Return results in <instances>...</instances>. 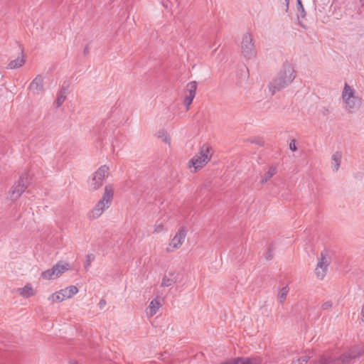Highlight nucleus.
<instances>
[{
	"instance_id": "nucleus-35",
	"label": "nucleus",
	"mask_w": 364,
	"mask_h": 364,
	"mask_svg": "<svg viewBox=\"0 0 364 364\" xmlns=\"http://www.w3.org/2000/svg\"><path fill=\"white\" fill-rule=\"evenodd\" d=\"M285 1H286V3H287V4L288 5V4H289V0H285Z\"/></svg>"
},
{
	"instance_id": "nucleus-4",
	"label": "nucleus",
	"mask_w": 364,
	"mask_h": 364,
	"mask_svg": "<svg viewBox=\"0 0 364 364\" xmlns=\"http://www.w3.org/2000/svg\"><path fill=\"white\" fill-rule=\"evenodd\" d=\"M114 196V187L108 184L105 187V192L102 198L97 203L92 210L88 213L90 219H97L102 215L104 211L107 209L112 203Z\"/></svg>"
},
{
	"instance_id": "nucleus-10",
	"label": "nucleus",
	"mask_w": 364,
	"mask_h": 364,
	"mask_svg": "<svg viewBox=\"0 0 364 364\" xmlns=\"http://www.w3.org/2000/svg\"><path fill=\"white\" fill-rule=\"evenodd\" d=\"M68 269L69 264L68 263L58 262L53 268L43 272L41 276L45 279H55Z\"/></svg>"
},
{
	"instance_id": "nucleus-16",
	"label": "nucleus",
	"mask_w": 364,
	"mask_h": 364,
	"mask_svg": "<svg viewBox=\"0 0 364 364\" xmlns=\"http://www.w3.org/2000/svg\"><path fill=\"white\" fill-rule=\"evenodd\" d=\"M78 292V289L74 285L69 286L63 289L60 290L61 294L65 299H70L73 295Z\"/></svg>"
},
{
	"instance_id": "nucleus-30",
	"label": "nucleus",
	"mask_w": 364,
	"mask_h": 364,
	"mask_svg": "<svg viewBox=\"0 0 364 364\" xmlns=\"http://www.w3.org/2000/svg\"><path fill=\"white\" fill-rule=\"evenodd\" d=\"M333 306V303L332 301H327L326 302H324L322 305H321V308L323 310H328L329 309H331Z\"/></svg>"
},
{
	"instance_id": "nucleus-23",
	"label": "nucleus",
	"mask_w": 364,
	"mask_h": 364,
	"mask_svg": "<svg viewBox=\"0 0 364 364\" xmlns=\"http://www.w3.org/2000/svg\"><path fill=\"white\" fill-rule=\"evenodd\" d=\"M176 282V278H169L166 276H164L162 279L161 284V286L163 287H168Z\"/></svg>"
},
{
	"instance_id": "nucleus-31",
	"label": "nucleus",
	"mask_w": 364,
	"mask_h": 364,
	"mask_svg": "<svg viewBox=\"0 0 364 364\" xmlns=\"http://www.w3.org/2000/svg\"><path fill=\"white\" fill-rule=\"evenodd\" d=\"M289 149L292 151H295L297 150V147L296 146V144H295V139H291L290 143H289Z\"/></svg>"
},
{
	"instance_id": "nucleus-20",
	"label": "nucleus",
	"mask_w": 364,
	"mask_h": 364,
	"mask_svg": "<svg viewBox=\"0 0 364 364\" xmlns=\"http://www.w3.org/2000/svg\"><path fill=\"white\" fill-rule=\"evenodd\" d=\"M342 155L340 152H336L333 154L332 159V167L335 171H337L340 167Z\"/></svg>"
},
{
	"instance_id": "nucleus-26",
	"label": "nucleus",
	"mask_w": 364,
	"mask_h": 364,
	"mask_svg": "<svg viewBox=\"0 0 364 364\" xmlns=\"http://www.w3.org/2000/svg\"><path fill=\"white\" fill-rule=\"evenodd\" d=\"M95 257L93 254H89L87 255L86 261L85 262L84 267L85 269H88L92 261H94Z\"/></svg>"
},
{
	"instance_id": "nucleus-2",
	"label": "nucleus",
	"mask_w": 364,
	"mask_h": 364,
	"mask_svg": "<svg viewBox=\"0 0 364 364\" xmlns=\"http://www.w3.org/2000/svg\"><path fill=\"white\" fill-rule=\"evenodd\" d=\"M363 353L364 346H355L340 356H336L333 352L328 351L320 356L318 361L311 364H348L352 359L360 357Z\"/></svg>"
},
{
	"instance_id": "nucleus-1",
	"label": "nucleus",
	"mask_w": 364,
	"mask_h": 364,
	"mask_svg": "<svg viewBox=\"0 0 364 364\" xmlns=\"http://www.w3.org/2000/svg\"><path fill=\"white\" fill-rule=\"evenodd\" d=\"M296 77V70L293 64L286 60L281 67L277 76L269 85V89L272 95L281 91L288 87Z\"/></svg>"
},
{
	"instance_id": "nucleus-25",
	"label": "nucleus",
	"mask_w": 364,
	"mask_h": 364,
	"mask_svg": "<svg viewBox=\"0 0 364 364\" xmlns=\"http://www.w3.org/2000/svg\"><path fill=\"white\" fill-rule=\"evenodd\" d=\"M157 136L162 139L166 143H169L170 138L167 134V132L164 130H160L157 133Z\"/></svg>"
},
{
	"instance_id": "nucleus-15",
	"label": "nucleus",
	"mask_w": 364,
	"mask_h": 364,
	"mask_svg": "<svg viewBox=\"0 0 364 364\" xmlns=\"http://www.w3.org/2000/svg\"><path fill=\"white\" fill-rule=\"evenodd\" d=\"M161 306V304L158 298L153 299L146 309V313L147 316L150 317L154 316Z\"/></svg>"
},
{
	"instance_id": "nucleus-34",
	"label": "nucleus",
	"mask_w": 364,
	"mask_h": 364,
	"mask_svg": "<svg viewBox=\"0 0 364 364\" xmlns=\"http://www.w3.org/2000/svg\"><path fill=\"white\" fill-rule=\"evenodd\" d=\"M282 355L283 357H286V353H285L284 352H283V353H282Z\"/></svg>"
},
{
	"instance_id": "nucleus-33",
	"label": "nucleus",
	"mask_w": 364,
	"mask_h": 364,
	"mask_svg": "<svg viewBox=\"0 0 364 364\" xmlns=\"http://www.w3.org/2000/svg\"><path fill=\"white\" fill-rule=\"evenodd\" d=\"M361 319L363 321H364V306L362 308L361 310Z\"/></svg>"
},
{
	"instance_id": "nucleus-18",
	"label": "nucleus",
	"mask_w": 364,
	"mask_h": 364,
	"mask_svg": "<svg viewBox=\"0 0 364 364\" xmlns=\"http://www.w3.org/2000/svg\"><path fill=\"white\" fill-rule=\"evenodd\" d=\"M26 59L24 58V55H22L21 57H18L16 59L10 61L7 66V68L16 69L20 68L24 65Z\"/></svg>"
},
{
	"instance_id": "nucleus-9",
	"label": "nucleus",
	"mask_w": 364,
	"mask_h": 364,
	"mask_svg": "<svg viewBox=\"0 0 364 364\" xmlns=\"http://www.w3.org/2000/svg\"><path fill=\"white\" fill-rule=\"evenodd\" d=\"M187 230L185 227H181L175 236L171 239L166 247L167 252H173L179 249L185 241Z\"/></svg>"
},
{
	"instance_id": "nucleus-14",
	"label": "nucleus",
	"mask_w": 364,
	"mask_h": 364,
	"mask_svg": "<svg viewBox=\"0 0 364 364\" xmlns=\"http://www.w3.org/2000/svg\"><path fill=\"white\" fill-rule=\"evenodd\" d=\"M197 89V83L196 81L188 83L186 90V95L184 99V105L186 107V109H188L191 105Z\"/></svg>"
},
{
	"instance_id": "nucleus-29",
	"label": "nucleus",
	"mask_w": 364,
	"mask_h": 364,
	"mask_svg": "<svg viewBox=\"0 0 364 364\" xmlns=\"http://www.w3.org/2000/svg\"><path fill=\"white\" fill-rule=\"evenodd\" d=\"M309 360V357L303 356L299 358L296 362L293 361L291 364H306Z\"/></svg>"
},
{
	"instance_id": "nucleus-5",
	"label": "nucleus",
	"mask_w": 364,
	"mask_h": 364,
	"mask_svg": "<svg viewBox=\"0 0 364 364\" xmlns=\"http://www.w3.org/2000/svg\"><path fill=\"white\" fill-rule=\"evenodd\" d=\"M212 156V147L208 144L201 146L200 152L193 156L188 162V167L193 168V172L203 168L210 159Z\"/></svg>"
},
{
	"instance_id": "nucleus-7",
	"label": "nucleus",
	"mask_w": 364,
	"mask_h": 364,
	"mask_svg": "<svg viewBox=\"0 0 364 364\" xmlns=\"http://www.w3.org/2000/svg\"><path fill=\"white\" fill-rule=\"evenodd\" d=\"M28 186V178L26 175L21 176L9 191L8 197L12 201L17 200Z\"/></svg>"
},
{
	"instance_id": "nucleus-36",
	"label": "nucleus",
	"mask_w": 364,
	"mask_h": 364,
	"mask_svg": "<svg viewBox=\"0 0 364 364\" xmlns=\"http://www.w3.org/2000/svg\"><path fill=\"white\" fill-rule=\"evenodd\" d=\"M170 275L173 276L174 274L172 272H169Z\"/></svg>"
},
{
	"instance_id": "nucleus-28",
	"label": "nucleus",
	"mask_w": 364,
	"mask_h": 364,
	"mask_svg": "<svg viewBox=\"0 0 364 364\" xmlns=\"http://www.w3.org/2000/svg\"><path fill=\"white\" fill-rule=\"evenodd\" d=\"M273 257H274V250L271 246H269L266 254H265V258L267 260H270L273 258Z\"/></svg>"
},
{
	"instance_id": "nucleus-13",
	"label": "nucleus",
	"mask_w": 364,
	"mask_h": 364,
	"mask_svg": "<svg viewBox=\"0 0 364 364\" xmlns=\"http://www.w3.org/2000/svg\"><path fill=\"white\" fill-rule=\"evenodd\" d=\"M28 90L33 95H35L43 94L45 90L43 77L41 75H38L30 83Z\"/></svg>"
},
{
	"instance_id": "nucleus-22",
	"label": "nucleus",
	"mask_w": 364,
	"mask_h": 364,
	"mask_svg": "<svg viewBox=\"0 0 364 364\" xmlns=\"http://www.w3.org/2000/svg\"><path fill=\"white\" fill-rule=\"evenodd\" d=\"M65 98H66L65 92L63 90H60L59 92V93L58 94L57 99L55 102L56 107H60L63 105V103L64 102V101L65 100Z\"/></svg>"
},
{
	"instance_id": "nucleus-17",
	"label": "nucleus",
	"mask_w": 364,
	"mask_h": 364,
	"mask_svg": "<svg viewBox=\"0 0 364 364\" xmlns=\"http://www.w3.org/2000/svg\"><path fill=\"white\" fill-rule=\"evenodd\" d=\"M17 291L21 296L25 298L31 297L35 294V291L30 284H26L23 288L18 289Z\"/></svg>"
},
{
	"instance_id": "nucleus-21",
	"label": "nucleus",
	"mask_w": 364,
	"mask_h": 364,
	"mask_svg": "<svg viewBox=\"0 0 364 364\" xmlns=\"http://www.w3.org/2000/svg\"><path fill=\"white\" fill-rule=\"evenodd\" d=\"M289 291V288L288 287V286H285L280 289V291L278 294V300L280 304L284 303V301H285V299L287 296Z\"/></svg>"
},
{
	"instance_id": "nucleus-19",
	"label": "nucleus",
	"mask_w": 364,
	"mask_h": 364,
	"mask_svg": "<svg viewBox=\"0 0 364 364\" xmlns=\"http://www.w3.org/2000/svg\"><path fill=\"white\" fill-rule=\"evenodd\" d=\"M277 173V166H271L269 167L267 171H266L264 175L262 176L261 183H266L270 178L273 177L274 174Z\"/></svg>"
},
{
	"instance_id": "nucleus-27",
	"label": "nucleus",
	"mask_w": 364,
	"mask_h": 364,
	"mask_svg": "<svg viewBox=\"0 0 364 364\" xmlns=\"http://www.w3.org/2000/svg\"><path fill=\"white\" fill-rule=\"evenodd\" d=\"M164 229V225L163 223L157 221L154 225V232L160 233Z\"/></svg>"
},
{
	"instance_id": "nucleus-12",
	"label": "nucleus",
	"mask_w": 364,
	"mask_h": 364,
	"mask_svg": "<svg viewBox=\"0 0 364 364\" xmlns=\"http://www.w3.org/2000/svg\"><path fill=\"white\" fill-rule=\"evenodd\" d=\"M328 264V259L323 253H321L315 269V274L318 279L322 280L325 277Z\"/></svg>"
},
{
	"instance_id": "nucleus-24",
	"label": "nucleus",
	"mask_w": 364,
	"mask_h": 364,
	"mask_svg": "<svg viewBox=\"0 0 364 364\" xmlns=\"http://www.w3.org/2000/svg\"><path fill=\"white\" fill-rule=\"evenodd\" d=\"M48 299L50 300L52 302H60L65 300V298L61 294H60L59 291L50 295Z\"/></svg>"
},
{
	"instance_id": "nucleus-32",
	"label": "nucleus",
	"mask_w": 364,
	"mask_h": 364,
	"mask_svg": "<svg viewBox=\"0 0 364 364\" xmlns=\"http://www.w3.org/2000/svg\"><path fill=\"white\" fill-rule=\"evenodd\" d=\"M297 1H298V6H299L298 9L299 10L300 9H301L302 12H304V7H303L301 1V0H297Z\"/></svg>"
},
{
	"instance_id": "nucleus-6",
	"label": "nucleus",
	"mask_w": 364,
	"mask_h": 364,
	"mask_svg": "<svg viewBox=\"0 0 364 364\" xmlns=\"http://www.w3.org/2000/svg\"><path fill=\"white\" fill-rule=\"evenodd\" d=\"M240 49L242 55L247 59H252L256 56L257 50L250 33L243 35Z\"/></svg>"
},
{
	"instance_id": "nucleus-8",
	"label": "nucleus",
	"mask_w": 364,
	"mask_h": 364,
	"mask_svg": "<svg viewBox=\"0 0 364 364\" xmlns=\"http://www.w3.org/2000/svg\"><path fill=\"white\" fill-rule=\"evenodd\" d=\"M109 176V167L106 165L100 166L92 175L89 181V187L92 191H96L100 188L104 180Z\"/></svg>"
},
{
	"instance_id": "nucleus-11",
	"label": "nucleus",
	"mask_w": 364,
	"mask_h": 364,
	"mask_svg": "<svg viewBox=\"0 0 364 364\" xmlns=\"http://www.w3.org/2000/svg\"><path fill=\"white\" fill-rule=\"evenodd\" d=\"M221 364H265V363L260 356H252L232 358Z\"/></svg>"
},
{
	"instance_id": "nucleus-3",
	"label": "nucleus",
	"mask_w": 364,
	"mask_h": 364,
	"mask_svg": "<svg viewBox=\"0 0 364 364\" xmlns=\"http://www.w3.org/2000/svg\"><path fill=\"white\" fill-rule=\"evenodd\" d=\"M341 99L344 105V109L348 113L355 112L360 107L363 102L362 98L357 95L355 90L348 83H345Z\"/></svg>"
}]
</instances>
